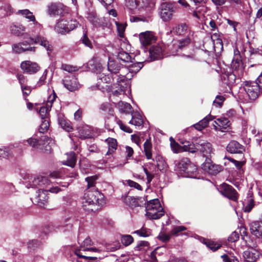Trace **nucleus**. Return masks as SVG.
<instances>
[{
	"mask_svg": "<svg viewBox=\"0 0 262 262\" xmlns=\"http://www.w3.org/2000/svg\"><path fill=\"white\" fill-rule=\"evenodd\" d=\"M104 203L103 194L98 190H88L82 199V207L88 211H94L98 209L96 206H102Z\"/></svg>",
	"mask_w": 262,
	"mask_h": 262,
	"instance_id": "f257e3e1",
	"label": "nucleus"
},
{
	"mask_svg": "<svg viewBox=\"0 0 262 262\" xmlns=\"http://www.w3.org/2000/svg\"><path fill=\"white\" fill-rule=\"evenodd\" d=\"M89 64L91 66L94 65V68L92 69L94 70L95 72L97 74L98 82L96 84V87L98 88V89H99L102 91H104V90L107 91L110 88L107 85H106L105 87L104 86L102 85L101 83H111L114 79L112 76V74L111 73L107 74L105 73L104 72L105 69L102 67L101 64L97 62L95 63V61L94 59L90 61L89 62Z\"/></svg>",
	"mask_w": 262,
	"mask_h": 262,
	"instance_id": "f03ea898",
	"label": "nucleus"
},
{
	"mask_svg": "<svg viewBox=\"0 0 262 262\" xmlns=\"http://www.w3.org/2000/svg\"><path fill=\"white\" fill-rule=\"evenodd\" d=\"M146 215L151 220L160 218L164 214V211L158 199H154L147 203L146 206Z\"/></svg>",
	"mask_w": 262,
	"mask_h": 262,
	"instance_id": "7ed1b4c3",
	"label": "nucleus"
},
{
	"mask_svg": "<svg viewBox=\"0 0 262 262\" xmlns=\"http://www.w3.org/2000/svg\"><path fill=\"white\" fill-rule=\"evenodd\" d=\"M247 102L255 100L259 96L262 88L257 81H246L244 86Z\"/></svg>",
	"mask_w": 262,
	"mask_h": 262,
	"instance_id": "20e7f679",
	"label": "nucleus"
},
{
	"mask_svg": "<svg viewBox=\"0 0 262 262\" xmlns=\"http://www.w3.org/2000/svg\"><path fill=\"white\" fill-rule=\"evenodd\" d=\"M79 25V23L75 19L69 20L68 19L62 18L56 23L55 30L57 33L63 34L74 30Z\"/></svg>",
	"mask_w": 262,
	"mask_h": 262,
	"instance_id": "39448f33",
	"label": "nucleus"
},
{
	"mask_svg": "<svg viewBox=\"0 0 262 262\" xmlns=\"http://www.w3.org/2000/svg\"><path fill=\"white\" fill-rule=\"evenodd\" d=\"M192 37L193 36H188L178 40H173L172 44L168 46L170 54L172 55H176L180 50L187 47L192 41Z\"/></svg>",
	"mask_w": 262,
	"mask_h": 262,
	"instance_id": "423d86ee",
	"label": "nucleus"
},
{
	"mask_svg": "<svg viewBox=\"0 0 262 262\" xmlns=\"http://www.w3.org/2000/svg\"><path fill=\"white\" fill-rule=\"evenodd\" d=\"M178 6L174 3H163L161 5L160 17L164 21L172 19L173 13L177 11Z\"/></svg>",
	"mask_w": 262,
	"mask_h": 262,
	"instance_id": "0eeeda50",
	"label": "nucleus"
},
{
	"mask_svg": "<svg viewBox=\"0 0 262 262\" xmlns=\"http://www.w3.org/2000/svg\"><path fill=\"white\" fill-rule=\"evenodd\" d=\"M41 189H39L38 190L37 195L35 198V201L36 202L37 204L41 207H43L48 202V192L57 193L61 190L57 186L50 187L49 189L42 190H41Z\"/></svg>",
	"mask_w": 262,
	"mask_h": 262,
	"instance_id": "6e6552de",
	"label": "nucleus"
},
{
	"mask_svg": "<svg viewBox=\"0 0 262 262\" xmlns=\"http://www.w3.org/2000/svg\"><path fill=\"white\" fill-rule=\"evenodd\" d=\"M192 149L195 150V152L199 151L207 159L211 157V154L213 153L211 144L207 141L203 139L198 140L195 145L194 149L192 148Z\"/></svg>",
	"mask_w": 262,
	"mask_h": 262,
	"instance_id": "1a4fd4ad",
	"label": "nucleus"
},
{
	"mask_svg": "<svg viewBox=\"0 0 262 262\" xmlns=\"http://www.w3.org/2000/svg\"><path fill=\"white\" fill-rule=\"evenodd\" d=\"M27 188L30 187H36L42 190L49 189L51 187V183L48 178L43 176H38L36 178H34L33 180L32 181V184L26 185Z\"/></svg>",
	"mask_w": 262,
	"mask_h": 262,
	"instance_id": "9d476101",
	"label": "nucleus"
},
{
	"mask_svg": "<svg viewBox=\"0 0 262 262\" xmlns=\"http://www.w3.org/2000/svg\"><path fill=\"white\" fill-rule=\"evenodd\" d=\"M91 240L89 237H86L83 241L82 245L80 246V249H77L75 251V254L76 255L78 258H82L85 260H87L89 257L83 255L82 254V251H90L94 252H100L101 250L96 248L93 247H85L91 245Z\"/></svg>",
	"mask_w": 262,
	"mask_h": 262,
	"instance_id": "9b49d317",
	"label": "nucleus"
},
{
	"mask_svg": "<svg viewBox=\"0 0 262 262\" xmlns=\"http://www.w3.org/2000/svg\"><path fill=\"white\" fill-rule=\"evenodd\" d=\"M219 192L225 197L233 201L238 199L237 193L234 188L226 183H223L220 186Z\"/></svg>",
	"mask_w": 262,
	"mask_h": 262,
	"instance_id": "f8f14e48",
	"label": "nucleus"
},
{
	"mask_svg": "<svg viewBox=\"0 0 262 262\" xmlns=\"http://www.w3.org/2000/svg\"><path fill=\"white\" fill-rule=\"evenodd\" d=\"M171 32L177 36L183 37L193 36V32L185 23H181L176 25L171 30Z\"/></svg>",
	"mask_w": 262,
	"mask_h": 262,
	"instance_id": "ddd939ff",
	"label": "nucleus"
},
{
	"mask_svg": "<svg viewBox=\"0 0 262 262\" xmlns=\"http://www.w3.org/2000/svg\"><path fill=\"white\" fill-rule=\"evenodd\" d=\"M56 97V95L53 91L52 94L48 97L46 106H42L40 108L38 113L41 119H47L49 112L51 110L53 103Z\"/></svg>",
	"mask_w": 262,
	"mask_h": 262,
	"instance_id": "4468645a",
	"label": "nucleus"
},
{
	"mask_svg": "<svg viewBox=\"0 0 262 262\" xmlns=\"http://www.w3.org/2000/svg\"><path fill=\"white\" fill-rule=\"evenodd\" d=\"M50 139L45 136H42L40 139L36 140V139L31 138L27 140L28 144L33 148L40 149L41 150H49L47 145H45L48 140Z\"/></svg>",
	"mask_w": 262,
	"mask_h": 262,
	"instance_id": "2eb2a0df",
	"label": "nucleus"
},
{
	"mask_svg": "<svg viewBox=\"0 0 262 262\" xmlns=\"http://www.w3.org/2000/svg\"><path fill=\"white\" fill-rule=\"evenodd\" d=\"M63 83L64 86L71 92L78 90L80 86L77 78L72 74H70L65 77L63 80Z\"/></svg>",
	"mask_w": 262,
	"mask_h": 262,
	"instance_id": "dca6fc26",
	"label": "nucleus"
},
{
	"mask_svg": "<svg viewBox=\"0 0 262 262\" xmlns=\"http://www.w3.org/2000/svg\"><path fill=\"white\" fill-rule=\"evenodd\" d=\"M12 49L13 52L16 54H20L27 51L33 52L35 51V47L30 46L29 42L27 41L13 44Z\"/></svg>",
	"mask_w": 262,
	"mask_h": 262,
	"instance_id": "f3484780",
	"label": "nucleus"
},
{
	"mask_svg": "<svg viewBox=\"0 0 262 262\" xmlns=\"http://www.w3.org/2000/svg\"><path fill=\"white\" fill-rule=\"evenodd\" d=\"M202 168L210 174L215 175L222 170V167L213 164L208 158L202 164Z\"/></svg>",
	"mask_w": 262,
	"mask_h": 262,
	"instance_id": "a211bd4d",
	"label": "nucleus"
},
{
	"mask_svg": "<svg viewBox=\"0 0 262 262\" xmlns=\"http://www.w3.org/2000/svg\"><path fill=\"white\" fill-rule=\"evenodd\" d=\"M20 68L24 73L29 74L36 73L40 69L37 63L29 60L23 61Z\"/></svg>",
	"mask_w": 262,
	"mask_h": 262,
	"instance_id": "6ab92c4d",
	"label": "nucleus"
},
{
	"mask_svg": "<svg viewBox=\"0 0 262 262\" xmlns=\"http://www.w3.org/2000/svg\"><path fill=\"white\" fill-rule=\"evenodd\" d=\"M231 68L235 71H242L244 69L243 63L239 51L234 50V56L231 64Z\"/></svg>",
	"mask_w": 262,
	"mask_h": 262,
	"instance_id": "aec40b11",
	"label": "nucleus"
},
{
	"mask_svg": "<svg viewBox=\"0 0 262 262\" xmlns=\"http://www.w3.org/2000/svg\"><path fill=\"white\" fill-rule=\"evenodd\" d=\"M67 7L62 4H52L49 7V12L51 15L63 16L66 12Z\"/></svg>",
	"mask_w": 262,
	"mask_h": 262,
	"instance_id": "412c9836",
	"label": "nucleus"
},
{
	"mask_svg": "<svg viewBox=\"0 0 262 262\" xmlns=\"http://www.w3.org/2000/svg\"><path fill=\"white\" fill-rule=\"evenodd\" d=\"M88 18L89 21L96 27H105L107 26V20L105 18H99L95 13L88 14Z\"/></svg>",
	"mask_w": 262,
	"mask_h": 262,
	"instance_id": "4be33fe9",
	"label": "nucleus"
},
{
	"mask_svg": "<svg viewBox=\"0 0 262 262\" xmlns=\"http://www.w3.org/2000/svg\"><path fill=\"white\" fill-rule=\"evenodd\" d=\"M28 33L30 37H35L40 35L39 33L42 30V26L36 20L29 23L27 26Z\"/></svg>",
	"mask_w": 262,
	"mask_h": 262,
	"instance_id": "5701e85b",
	"label": "nucleus"
},
{
	"mask_svg": "<svg viewBox=\"0 0 262 262\" xmlns=\"http://www.w3.org/2000/svg\"><path fill=\"white\" fill-rule=\"evenodd\" d=\"M213 124L214 128L215 130H219L221 132H224L225 129H228L230 125V123L229 120L225 117H221L216 119L214 121Z\"/></svg>",
	"mask_w": 262,
	"mask_h": 262,
	"instance_id": "b1692460",
	"label": "nucleus"
},
{
	"mask_svg": "<svg viewBox=\"0 0 262 262\" xmlns=\"http://www.w3.org/2000/svg\"><path fill=\"white\" fill-rule=\"evenodd\" d=\"M245 262H255L259 256V252L254 249H248L243 252Z\"/></svg>",
	"mask_w": 262,
	"mask_h": 262,
	"instance_id": "393cba45",
	"label": "nucleus"
},
{
	"mask_svg": "<svg viewBox=\"0 0 262 262\" xmlns=\"http://www.w3.org/2000/svg\"><path fill=\"white\" fill-rule=\"evenodd\" d=\"M149 57L151 60L161 59L163 57V50L160 45L152 46L149 50Z\"/></svg>",
	"mask_w": 262,
	"mask_h": 262,
	"instance_id": "a878e982",
	"label": "nucleus"
},
{
	"mask_svg": "<svg viewBox=\"0 0 262 262\" xmlns=\"http://www.w3.org/2000/svg\"><path fill=\"white\" fill-rule=\"evenodd\" d=\"M227 150L231 154H242L245 148L236 141L233 140L227 146Z\"/></svg>",
	"mask_w": 262,
	"mask_h": 262,
	"instance_id": "bb28decb",
	"label": "nucleus"
},
{
	"mask_svg": "<svg viewBox=\"0 0 262 262\" xmlns=\"http://www.w3.org/2000/svg\"><path fill=\"white\" fill-rule=\"evenodd\" d=\"M251 233L258 238H262V221L252 222L250 224Z\"/></svg>",
	"mask_w": 262,
	"mask_h": 262,
	"instance_id": "cd10ccee",
	"label": "nucleus"
},
{
	"mask_svg": "<svg viewBox=\"0 0 262 262\" xmlns=\"http://www.w3.org/2000/svg\"><path fill=\"white\" fill-rule=\"evenodd\" d=\"M31 40L35 43H39L43 47L48 51H51L53 50L52 46L49 41L43 36L37 35L35 37H30Z\"/></svg>",
	"mask_w": 262,
	"mask_h": 262,
	"instance_id": "c85d7f7f",
	"label": "nucleus"
},
{
	"mask_svg": "<svg viewBox=\"0 0 262 262\" xmlns=\"http://www.w3.org/2000/svg\"><path fill=\"white\" fill-rule=\"evenodd\" d=\"M184 145L183 146L180 145L177 142H175L171 144V148L174 153H178L182 151H189L192 153L195 152V150L192 149V147L189 144Z\"/></svg>",
	"mask_w": 262,
	"mask_h": 262,
	"instance_id": "c756f323",
	"label": "nucleus"
},
{
	"mask_svg": "<svg viewBox=\"0 0 262 262\" xmlns=\"http://www.w3.org/2000/svg\"><path fill=\"white\" fill-rule=\"evenodd\" d=\"M189 160L187 158H183L179 160H176L174 162L176 170L179 172L181 174H183L186 168L187 167V164H189Z\"/></svg>",
	"mask_w": 262,
	"mask_h": 262,
	"instance_id": "7c9ffc66",
	"label": "nucleus"
},
{
	"mask_svg": "<svg viewBox=\"0 0 262 262\" xmlns=\"http://www.w3.org/2000/svg\"><path fill=\"white\" fill-rule=\"evenodd\" d=\"M139 39L141 45L146 46L152 42L154 40V36L150 32L147 31L139 34Z\"/></svg>",
	"mask_w": 262,
	"mask_h": 262,
	"instance_id": "2f4dec72",
	"label": "nucleus"
},
{
	"mask_svg": "<svg viewBox=\"0 0 262 262\" xmlns=\"http://www.w3.org/2000/svg\"><path fill=\"white\" fill-rule=\"evenodd\" d=\"M223 82L228 85L231 86L235 82L236 75L234 73H225L222 75Z\"/></svg>",
	"mask_w": 262,
	"mask_h": 262,
	"instance_id": "473e14b6",
	"label": "nucleus"
},
{
	"mask_svg": "<svg viewBox=\"0 0 262 262\" xmlns=\"http://www.w3.org/2000/svg\"><path fill=\"white\" fill-rule=\"evenodd\" d=\"M214 119L215 116L209 115L200 121L198 123L194 124L193 126L196 129L201 130L207 126L210 121L213 120Z\"/></svg>",
	"mask_w": 262,
	"mask_h": 262,
	"instance_id": "72a5a7b5",
	"label": "nucleus"
},
{
	"mask_svg": "<svg viewBox=\"0 0 262 262\" xmlns=\"http://www.w3.org/2000/svg\"><path fill=\"white\" fill-rule=\"evenodd\" d=\"M107 69L111 74H117L121 70L120 63L116 61L110 60L108 62Z\"/></svg>",
	"mask_w": 262,
	"mask_h": 262,
	"instance_id": "f704fd0d",
	"label": "nucleus"
},
{
	"mask_svg": "<svg viewBox=\"0 0 262 262\" xmlns=\"http://www.w3.org/2000/svg\"><path fill=\"white\" fill-rule=\"evenodd\" d=\"M129 123L136 126H141L143 123L142 116L138 112H135L132 114V118Z\"/></svg>",
	"mask_w": 262,
	"mask_h": 262,
	"instance_id": "c9c22d12",
	"label": "nucleus"
},
{
	"mask_svg": "<svg viewBox=\"0 0 262 262\" xmlns=\"http://www.w3.org/2000/svg\"><path fill=\"white\" fill-rule=\"evenodd\" d=\"M144 152L146 156V158L148 160H152V143L151 142L150 138L147 139L144 143Z\"/></svg>",
	"mask_w": 262,
	"mask_h": 262,
	"instance_id": "e433bc0d",
	"label": "nucleus"
},
{
	"mask_svg": "<svg viewBox=\"0 0 262 262\" xmlns=\"http://www.w3.org/2000/svg\"><path fill=\"white\" fill-rule=\"evenodd\" d=\"M58 120L59 125L67 132H69L73 129L71 122L67 120L63 116L59 115Z\"/></svg>",
	"mask_w": 262,
	"mask_h": 262,
	"instance_id": "4c0bfd02",
	"label": "nucleus"
},
{
	"mask_svg": "<svg viewBox=\"0 0 262 262\" xmlns=\"http://www.w3.org/2000/svg\"><path fill=\"white\" fill-rule=\"evenodd\" d=\"M105 142L108 145V151L106 155H108L113 153L117 149V142L114 138H108L106 139Z\"/></svg>",
	"mask_w": 262,
	"mask_h": 262,
	"instance_id": "58836bf2",
	"label": "nucleus"
},
{
	"mask_svg": "<svg viewBox=\"0 0 262 262\" xmlns=\"http://www.w3.org/2000/svg\"><path fill=\"white\" fill-rule=\"evenodd\" d=\"M26 30L25 27L22 25H13L10 27L11 33L17 36L23 35Z\"/></svg>",
	"mask_w": 262,
	"mask_h": 262,
	"instance_id": "ea45409f",
	"label": "nucleus"
},
{
	"mask_svg": "<svg viewBox=\"0 0 262 262\" xmlns=\"http://www.w3.org/2000/svg\"><path fill=\"white\" fill-rule=\"evenodd\" d=\"M197 170V168L196 166L192 163L189 161V164H187V167L186 168V170L184 172L183 175L186 177H193V174L195 173Z\"/></svg>",
	"mask_w": 262,
	"mask_h": 262,
	"instance_id": "a19ab883",
	"label": "nucleus"
},
{
	"mask_svg": "<svg viewBox=\"0 0 262 262\" xmlns=\"http://www.w3.org/2000/svg\"><path fill=\"white\" fill-rule=\"evenodd\" d=\"M117 81L116 88H119L121 91H126V89L127 87L126 80H125V76L124 75L120 74L118 75Z\"/></svg>",
	"mask_w": 262,
	"mask_h": 262,
	"instance_id": "79ce46f5",
	"label": "nucleus"
},
{
	"mask_svg": "<svg viewBox=\"0 0 262 262\" xmlns=\"http://www.w3.org/2000/svg\"><path fill=\"white\" fill-rule=\"evenodd\" d=\"M76 162V157L74 152H71L67 154V160L63 162V164L71 167H74Z\"/></svg>",
	"mask_w": 262,
	"mask_h": 262,
	"instance_id": "37998d69",
	"label": "nucleus"
},
{
	"mask_svg": "<svg viewBox=\"0 0 262 262\" xmlns=\"http://www.w3.org/2000/svg\"><path fill=\"white\" fill-rule=\"evenodd\" d=\"M117 59L123 63H129L132 62V58L127 52L121 51L118 53Z\"/></svg>",
	"mask_w": 262,
	"mask_h": 262,
	"instance_id": "c03bdc74",
	"label": "nucleus"
},
{
	"mask_svg": "<svg viewBox=\"0 0 262 262\" xmlns=\"http://www.w3.org/2000/svg\"><path fill=\"white\" fill-rule=\"evenodd\" d=\"M17 14L23 15L26 18L29 19V21L31 23L36 20L35 17L33 13L30 11L28 9L18 10Z\"/></svg>",
	"mask_w": 262,
	"mask_h": 262,
	"instance_id": "a18cd8bd",
	"label": "nucleus"
},
{
	"mask_svg": "<svg viewBox=\"0 0 262 262\" xmlns=\"http://www.w3.org/2000/svg\"><path fill=\"white\" fill-rule=\"evenodd\" d=\"M143 66L142 62H136L128 66L127 70L129 73L136 74L142 69Z\"/></svg>",
	"mask_w": 262,
	"mask_h": 262,
	"instance_id": "49530a36",
	"label": "nucleus"
},
{
	"mask_svg": "<svg viewBox=\"0 0 262 262\" xmlns=\"http://www.w3.org/2000/svg\"><path fill=\"white\" fill-rule=\"evenodd\" d=\"M118 106L120 111L122 112H124L126 114L131 112L132 107L129 103L120 101L118 103Z\"/></svg>",
	"mask_w": 262,
	"mask_h": 262,
	"instance_id": "de8ad7c7",
	"label": "nucleus"
},
{
	"mask_svg": "<svg viewBox=\"0 0 262 262\" xmlns=\"http://www.w3.org/2000/svg\"><path fill=\"white\" fill-rule=\"evenodd\" d=\"M125 203L131 208H135L139 206L138 199L130 196H127L125 198Z\"/></svg>",
	"mask_w": 262,
	"mask_h": 262,
	"instance_id": "09e8293b",
	"label": "nucleus"
},
{
	"mask_svg": "<svg viewBox=\"0 0 262 262\" xmlns=\"http://www.w3.org/2000/svg\"><path fill=\"white\" fill-rule=\"evenodd\" d=\"M126 5L131 10L142 7L139 0H126Z\"/></svg>",
	"mask_w": 262,
	"mask_h": 262,
	"instance_id": "8fccbe9b",
	"label": "nucleus"
},
{
	"mask_svg": "<svg viewBox=\"0 0 262 262\" xmlns=\"http://www.w3.org/2000/svg\"><path fill=\"white\" fill-rule=\"evenodd\" d=\"M133 233L145 237L151 235V231L148 228L142 227L140 229L135 231Z\"/></svg>",
	"mask_w": 262,
	"mask_h": 262,
	"instance_id": "3c124183",
	"label": "nucleus"
},
{
	"mask_svg": "<svg viewBox=\"0 0 262 262\" xmlns=\"http://www.w3.org/2000/svg\"><path fill=\"white\" fill-rule=\"evenodd\" d=\"M97 180V177L95 176L85 178V181L88 183V189L89 190H96L95 188V182Z\"/></svg>",
	"mask_w": 262,
	"mask_h": 262,
	"instance_id": "603ef678",
	"label": "nucleus"
},
{
	"mask_svg": "<svg viewBox=\"0 0 262 262\" xmlns=\"http://www.w3.org/2000/svg\"><path fill=\"white\" fill-rule=\"evenodd\" d=\"M121 241L123 245L127 246L133 242L134 238L130 235H123L121 236Z\"/></svg>",
	"mask_w": 262,
	"mask_h": 262,
	"instance_id": "864d4df0",
	"label": "nucleus"
},
{
	"mask_svg": "<svg viewBox=\"0 0 262 262\" xmlns=\"http://www.w3.org/2000/svg\"><path fill=\"white\" fill-rule=\"evenodd\" d=\"M254 206V202L252 199L249 200L247 203L243 204V209L245 212H249Z\"/></svg>",
	"mask_w": 262,
	"mask_h": 262,
	"instance_id": "5fc2aeb1",
	"label": "nucleus"
},
{
	"mask_svg": "<svg viewBox=\"0 0 262 262\" xmlns=\"http://www.w3.org/2000/svg\"><path fill=\"white\" fill-rule=\"evenodd\" d=\"M49 122L47 119H42L41 123L39 128L40 133H44L48 129Z\"/></svg>",
	"mask_w": 262,
	"mask_h": 262,
	"instance_id": "6e6d98bb",
	"label": "nucleus"
},
{
	"mask_svg": "<svg viewBox=\"0 0 262 262\" xmlns=\"http://www.w3.org/2000/svg\"><path fill=\"white\" fill-rule=\"evenodd\" d=\"M206 246L211 250L215 251L221 247V245L214 242L209 241L206 243Z\"/></svg>",
	"mask_w": 262,
	"mask_h": 262,
	"instance_id": "4d7b16f0",
	"label": "nucleus"
},
{
	"mask_svg": "<svg viewBox=\"0 0 262 262\" xmlns=\"http://www.w3.org/2000/svg\"><path fill=\"white\" fill-rule=\"evenodd\" d=\"M224 100L225 98L223 96H217L213 101V105L215 107H221Z\"/></svg>",
	"mask_w": 262,
	"mask_h": 262,
	"instance_id": "13d9d810",
	"label": "nucleus"
},
{
	"mask_svg": "<svg viewBox=\"0 0 262 262\" xmlns=\"http://www.w3.org/2000/svg\"><path fill=\"white\" fill-rule=\"evenodd\" d=\"M116 121L117 123L118 124V125L119 126V127L121 130H123L125 132L128 133H132V132H133L132 129H130L129 127L124 125L120 120L116 118Z\"/></svg>",
	"mask_w": 262,
	"mask_h": 262,
	"instance_id": "bf43d9fd",
	"label": "nucleus"
},
{
	"mask_svg": "<svg viewBox=\"0 0 262 262\" xmlns=\"http://www.w3.org/2000/svg\"><path fill=\"white\" fill-rule=\"evenodd\" d=\"M11 154V152L8 148H0V158H8Z\"/></svg>",
	"mask_w": 262,
	"mask_h": 262,
	"instance_id": "052dcab7",
	"label": "nucleus"
},
{
	"mask_svg": "<svg viewBox=\"0 0 262 262\" xmlns=\"http://www.w3.org/2000/svg\"><path fill=\"white\" fill-rule=\"evenodd\" d=\"M61 69L69 73L75 72L78 70V68L77 67H73L72 66L66 64H62Z\"/></svg>",
	"mask_w": 262,
	"mask_h": 262,
	"instance_id": "680f3d73",
	"label": "nucleus"
},
{
	"mask_svg": "<svg viewBox=\"0 0 262 262\" xmlns=\"http://www.w3.org/2000/svg\"><path fill=\"white\" fill-rule=\"evenodd\" d=\"M82 42L86 47L92 48L93 47L92 43L88 37L86 33H84L81 38Z\"/></svg>",
	"mask_w": 262,
	"mask_h": 262,
	"instance_id": "e2e57ef3",
	"label": "nucleus"
},
{
	"mask_svg": "<svg viewBox=\"0 0 262 262\" xmlns=\"http://www.w3.org/2000/svg\"><path fill=\"white\" fill-rule=\"evenodd\" d=\"M186 229V227L183 226H176L171 230V234L178 235V233L181 231H184Z\"/></svg>",
	"mask_w": 262,
	"mask_h": 262,
	"instance_id": "0e129e2a",
	"label": "nucleus"
},
{
	"mask_svg": "<svg viewBox=\"0 0 262 262\" xmlns=\"http://www.w3.org/2000/svg\"><path fill=\"white\" fill-rule=\"evenodd\" d=\"M127 184L131 187H134L139 190H142V187L140 184L132 180H127Z\"/></svg>",
	"mask_w": 262,
	"mask_h": 262,
	"instance_id": "69168bd1",
	"label": "nucleus"
},
{
	"mask_svg": "<svg viewBox=\"0 0 262 262\" xmlns=\"http://www.w3.org/2000/svg\"><path fill=\"white\" fill-rule=\"evenodd\" d=\"M224 262H239L238 259L235 257L232 256L229 257L227 255L224 254L221 256Z\"/></svg>",
	"mask_w": 262,
	"mask_h": 262,
	"instance_id": "338daca9",
	"label": "nucleus"
},
{
	"mask_svg": "<svg viewBox=\"0 0 262 262\" xmlns=\"http://www.w3.org/2000/svg\"><path fill=\"white\" fill-rule=\"evenodd\" d=\"M239 238L238 233L236 232H233L228 237V241L230 242L233 243L237 241Z\"/></svg>",
	"mask_w": 262,
	"mask_h": 262,
	"instance_id": "774afa93",
	"label": "nucleus"
}]
</instances>
